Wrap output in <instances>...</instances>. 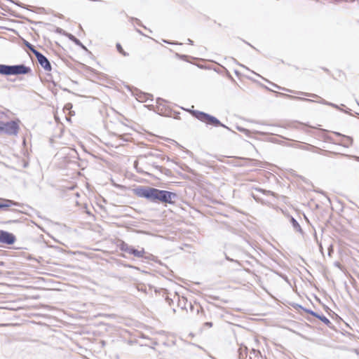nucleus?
Segmentation results:
<instances>
[{
  "mask_svg": "<svg viewBox=\"0 0 359 359\" xmlns=\"http://www.w3.org/2000/svg\"><path fill=\"white\" fill-rule=\"evenodd\" d=\"M323 69L325 72H329V69L325 68V67H323Z\"/></svg>",
  "mask_w": 359,
  "mask_h": 359,
  "instance_id": "44",
  "label": "nucleus"
},
{
  "mask_svg": "<svg viewBox=\"0 0 359 359\" xmlns=\"http://www.w3.org/2000/svg\"><path fill=\"white\" fill-rule=\"evenodd\" d=\"M290 222L294 229L297 232H299L300 233L303 234V230L299 225V222L292 216L290 217Z\"/></svg>",
  "mask_w": 359,
  "mask_h": 359,
  "instance_id": "12",
  "label": "nucleus"
},
{
  "mask_svg": "<svg viewBox=\"0 0 359 359\" xmlns=\"http://www.w3.org/2000/svg\"><path fill=\"white\" fill-rule=\"evenodd\" d=\"M15 241L16 238L12 233L3 230L0 231V243L6 245H12Z\"/></svg>",
  "mask_w": 359,
  "mask_h": 359,
  "instance_id": "8",
  "label": "nucleus"
},
{
  "mask_svg": "<svg viewBox=\"0 0 359 359\" xmlns=\"http://www.w3.org/2000/svg\"><path fill=\"white\" fill-rule=\"evenodd\" d=\"M140 98L141 102H147L149 100H153V95L141 92Z\"/></svg>",
  "mask_w": 359,
  "mask_h": 359,
  "instance_id": "17",
  "label": "nucleus"
},
{
  "mask_svg": "<svg viewBox=\"0 0 359 359\" xmlns=\"http://www.w3.org/2000/svg\"><path fill=\"white\" fill-rule=\"evenodd\" d=\"M22 141L25 142V140L24 138V136H22Z\"/></svg>",
  "mask_w": 359,
  "mask_h": 359,
  "instance_id": "59",
  "label": "nucleus"
},
{
  "mask_svg": "<svg viewBox=\"0 0 359 359\" xmlns=\"http://www.w3.org/2000/svg\"><path fill=\"white\" fill-rule=\"evenodd\" d=\"M299 307L301 309H302L303 311H304L306 313H309L310 315H311V316H313L314 317L317 316V313L316 312H315V311H312L311 309H305V308H304L303 306H302L300 305H299Z\"/></svg>",
  "mask_w": 359,
  "mask_h": 359,
  "instance_id": "24",
  "label": "nucleus"
},
{
  "mask_svg": "<svg viewBox=\"0 0 359 359\" xmlns=\"http://www.w3.org/2000/svg\"><path fill=\"white\" fill-rule=\"evenodd\" d=\"M205 325L210 327L212 326V323L211 322H207L205 323Z\"/></svg>",
  "mask_w": 359,
  "mask_h": 359,
  "instance_id": "38",
  "label": "nucleus"
},
{
  "mask_svg": "<svg viewBox=\"0 0 359 359\" xmlns=\"http://www.w3.org/2000/svg\"><path fill=\"white\" fill-rule=\"evenodd\" d=\"M177 298L178 299V306H181L182 309H184L187 302V299L184 297H182L180 299L179 296H177Z\"/></svg>",
  "mask_w": 359,
  "mask_h": 359,
  "instance_id": "23",
  "label": "nucleus"
},
{
  "mask_svg": "<svg viewBox=\"0 0 359 359\" xmlns=\"http://www.w3.org/2000/svg\"><path fill=\"white\" fill-rule=\"evenodd\" d=\"M305 95H308V96H310V97H318L317 95L316 94H311V93H304Z\"/></svg>",
  "mask_w": 359,
  "mask_h": 359,
  "instance_id": "36",
  "label": "nucleus"
},
{
  "mask_svg": "<svg viewBox=\"0 0 359 359\" xmlns=\"http://www.w3.org/2000/svg\"><path fill=\"white\" fill-rule=\"evenodd\" d=\"M13 65L0 64V75L5 76H13Z\"/></svg>",
  "mask_w": 359,
  "mask_h": 359,
  "instance_id": "10",
  "label": "nucleus"
},
{
  "mask_svg": "<svg viewBox=\"0 0 359 359\" xmlns=\"http://www.w3.org/2000/svg\"><path fill=\"white\" fill-rule=\"evenodd\" d=\"M175 56L176 58H177L179 60H183V61H186V62L188 61L187 59H188L189 56L187 55L175 53Z\"/></svg>",
  "mask_w": 359,
  "mask_h": 359,
  "instance_id": "21",
  "label": "nucleus"
},
{
  "mask_svg": "<svg viewBox=\"0 0 359 359\" xmlns=\"http://www.w3.org/2000/svg\"><path fill=\"white\" fill-rule=\"evenodd\" d=\"M255 190L257 191L262 192L263 194H266V193H269L270 192V191H266V190H264V189H259V188H256Z\"/></svg>",
  "mask_w": 359,
  "mask_h": 359,
  "instance_id": "29",
  "label": "nucleus"
},
{
  "mask_svg": "<svg viewBox=\"0 0 359 359\" xmlns=\"http://www.w3.org/2000/svg\"><path fill=\"white\" fill-rule=\"evenodd\" d=\"M282 89L284 90H287V91H290V90L285 89V88H283Z\"/></svg>",
  "mask_w": 359,
  "mask_h": 359,
  "instance_id": "54",
  "label": "nucleus"
},
{
  "mask_svg": "<svg viewBox=\"0 0 359 359\" xmlns=\"http://www.w3.org/2000/svg\"><path fill=\"white\" fill-rule=\"evenodd\" d=\"M55 27L54 32L57 34L65 36L66 37H67V35L69 34V32H66L65 30L62 29L60 27Z\"/></svg>",
  "mask_w": 359,
  "mask_h": 359,
  "instance_id": "18",
  "label": "nucleus"
},
{
  "mask_svg": "<svg viewBox=\"0 0 359 359\" xmlns=\"http://www.w3.org/2000/svg\"><path fill=\"white\" fill-rule=\"evenodd\" d=\"M301 127L302 128L304 133H311V135H316V133L313 131V128H311L307 126H302V125H301Z\"/></svg>",
  "mask_w": 359,
  "mask_h": 359,
  "instance_id": "22",
  "label": "nucleus"
},
{
  "mask_svg": "<svg viewBox=\"0 0 359 359\" xmlns=\"http://www.w3.org/2000/svg\"><path fill=\"white\" fill-rule=\"evenodd\" d=\"M10 210L12 211V212H18V210L14 209V208H11V209H10Z\"/></svg>",
  "mask_w": 359,
  "mask_h": 359,
  "instance_id": "43",
  "label": "nucleus"
},
{
  "mask_svg": "<svg viewBox=\"0 0 359 359\" xmlns=\"http://www.w3.org/2000/svg\"><path fill=\"white\" fill-rule=\"evenodd\" d=\"M111 135H118V134H117V133H112Z\"/></svg>",
  "mask_w": 359,
  "mask_h": 359,
  "instance_id": "58",
  "label": "nucleus"
},
{
  "mask_svg": "<svg viewBox=\"0 0 359 359\" xmlns=\"http://www.w3.org/2000/svg\"><path fill=\"white\" fill-rule=\"evenodd\" d=\"M148 135H155V134H154V133H148Z\"/></svg>",
  "mask_w": 359,
  "mask_h": 359,
  "instance_id": "57",
  "label": "nucleus"
},
{
  "mask_svg": "<svg viewBox=\"0 0 359 359\" xmlns=\"http://www.w3.org/2000/svg\"><path fill=\"white\" fill-rule=\"evenodd\" d=\"M167 302L170 304V302H172V299H169V298H167L166 299Z\"/></svg>",
  "mask_w": 359,
  "mask_h": 359,
  "instance_id": "45",
  "label": "nucleus"
},
{
  "mask_svg": "<svg viewBox=\"0 0 359 359\" xmlns=\"http://www.w3.org/2000/svg\"><path fill=\"white\" fill-rule=\"evenodd\" d=\"M180 112L176 113V114H175V118H177V119L180 118Z\"/></svg>",
  "mask_w": 359,
  "mask_h": 359,
  "instance_id": "39",
  "label": "nucleus"
},
{
  "mask_svg": "<svg viewBox=\"0 0 359 359\" xmlns=\"http://www.w3.org/2000/svg\"><path fill=\"white\" fill-rule=\"evenodd\" d=\"M234 73H235L236 75H238L239 72H238V70H235V71H234Z\"/></svg>",
  "mask_w": 359,
  "mask_h": 359,
  "instance_id": "50",
  "label": "nucleus"
},
{
  "mask_svg": "<svg viewBox=\"0 0 359 359\" xmlns=\"http://www.w3.org/2000/svg\"><path fill=\"white\" fill-rule=\"evenodd\" d=\"M356 102H357V104H358V105H359V102H358L357 100H356Z\"/></svg>",
  "mask_w": 359,
  "mask_h": 359,
  "instance_id": "62",
  "label": "nucleus"
},
{
  "mask_svg": "<svg viewBox=\"0 0 359 359\" xmlns=\"http://www.w3.org/2000/svg\"><path fill=\"white\" fill-rule=\"evenodd\" d=\"M187 43L190 45H194V41L191 40V39H187Z\"/></svg>",
  "mask_w": 359,
  "mask_h": 359,
  "instance_id": "37",
  "label": "nucleus"
},
{
  "mask_svg": "<svg viewBox=\"0 0 359 359\" xmlns=\"http://www.w3.org/2000/svg\"><path fill=\"white\" fill-rule=\"evenodd\" d=\"M261 357V353L259 351L255 349H252L250 352V355L248 358L245 359H259Z\"/></svg>",
  "mask_w": 359,
  "mask_h": 359,
  "instance_id": "15",
  "label": "nucleus"
},
{
  "mask_svg": "<svg viewBox=\"0 0 359 359\" xmlns=\"http://www.w3.org/2000/svg\"><path fill=\"white\" fill-rule=\"evenodd\" d=\"M13 206L22 208L23 204L11 199L0 198V209L7 210Z\"/></svg>",
  "mask_w": 359,
  "mask_h": 359,
  "instance_id": "9",
  "label": "nucleus"
},
{
  "mask_svg": "<svg viewBox=\"0 0 359 359\" xmlns=\"http://www.w3.org/2000/svg\"><path fill=\"white\" fill-rule=\"evenodd\" d=\"M346 137L348 138V140H350V136L346 135Z\"/></svg>",
  "mask_w": 359,
  "mask_h": 359,
  "instance_id": "60",
  "label": "nucleus"
},
{
  "mask_svg": "<svg viewBox=\"0 0 359 359\" xmlns=\"http://www.w3.org/2000/svg\"><path fill=\"white\" fill-rule=\"evenodd\" d=\"M236 63H237L238 65L241 66L242 67L245 68L247 70H249V71H250V69H249L247 67H245V65H241V64H239V63H238V62H236Z\"/></svg>",
  "mask_w": 359,
  "mask_h": 359,
  "instance_id": "40",
  "label": "nucleus"
},
{
  "mask_svg": "<svg viewBox=\"0 0 359 359\" xmlns=\"http://www.w3.org/2000/svg\"><path fill=\"white\" fill-rule=\"evenodd\" d=\"M135 31H136L138 34H140V35L146 36V35H145V34H144V33H143L140 29H137V28H136V29H135Z\"/></svg>",
  "mask_w": 359,
  "mask_h": 359,
  "instance_id": "34",
  "label": "nucleus"
},
{
  "mask_svg": "<svg viewBox=\"0 0 359 359\" xmlns=\"http://www.w3.org/2000/svg\"><path fill=\"white\" fill-rule=\"evenodd\" d=\"M264 88H265L266 89H267L268 90H271V89H270L269 87H267V86H264Z\"/></svg>",
  "mask_w": 359,
  "mask_h": 359,
  "instance_id": "51",
  "label": "nucleus"
},
{
  "mask_svg": "<svg viewBox=\"0 0 359 359\" xmlns=\"http://www.w3.org/2000/svg\"><path fill=\"white\" fill-rule=\"evenodd\" d=\"M63 90L64 91H67L69 93H71V91L69 89H67V88H63Z\"/></svg>",
  "mask_w": 359,
  "mask_h": 359,
  "instance_id": "46",
  "label": "nucleus"
},
{
  "mask_svg": "<svg viewBox=\"0 0 359 359\" xmlns=\"http://www.w3.org/2000/svg\"><path fill=\"white\" fill-rule=\"evenodd\" d=\"M265 80H266L267 82H269V83H271V84L273 86H274L275 88H278V89H280V88H280L279 86H278L277 84H275V83H273L269 82V81L268 80H266V79H265Z\"/></svg>",
  "mask_w": 359,
  "mask_h": 359,
  "instance_id": "32",
  "label": "nucleus"
},
{
  "mask_svg": "<svg viewBox=\"0 0 359 359\" xmlns=\"http://www.w3.org/2000/svg\"><path fill=\"white\" fill-rule=\"evenodd\" d=\"M22 44L28 48L34 55L39 51L36 49L35 46L25 39H23Z\"/></svg>",
  "mask_w": 359,
  "mask_h": 359,
  "instance_id": "13",
  "label": "nucleus"
},
{
  "mask_svg": "<svg viewBox=\"0 0 359 359\" xmlns=\"http://www.w3.org/2000/svg\"><path fill=\"white\" fill-rule=\"evenodd\" d=\"M319 102L321 104H325V105L331 106L337 109H339V107L337 104L332 103V102H330L328 101H326L325 100H324L323 98L320 99Z\"/></svg>",
  "mask_w": 359,
  "mask_h": 359,
  "instance_id": "19",
  "label": "nucleus"
},
{
  "mask_svg": "<svg viewBox=\"0 0 359 359\" xmlns=\"http://www.w3.org/2000/svg\"><path fill=\"white\" fill-rule=\"evenodd\" d=\"M243 41L248 44V46H250V47H252V48H254L255 50H256L257 51H259L255 47H254L252 44H250L249 42L245 41V40H243Z\"/></svg>",
  "mask_w": 359,
  "mask_h": 359,
  "instance_id": "31",
  "label": "nucleus"
},
{
  "mask_svg": "<svg viewBox=\"0 0 359 359\" xmlns=\"http://www.w3.org/2000/svg\"><path fill=\"white\" fill-rule=\"evenodd\" d=\"M333 252V248L332 246L330 245L328 248V255L331 256L332 253Z\"/></svg>",
  "mask_w": 359,
  "mask_h": 359,
  "instance_id": "30",
  "label": "nucleus"
},
{
  "mask_svg": "<svg viewBox=\"0 0 359 359\" xmlns=\"http://www.w3.org/2000/svg\"><path fill=\"white\" fill-rule=\"evenodd\" d=\"M122 135H131V134L130 133H123Z\"/></svg>",
  "mask_w": 359,
  "mask_h": 359,
  "instance_id": "52",
  "label": "nucleus"
},
{
  "mask_svg": "<svg viewBox=\"0 0 359 359\" xmlns=\"http://www.w3.org/2000/svg\"><path fill=\"white\" fill-rule=\"evenodd\" d=\"M316 318L319 319L320 320H321L323 323H325L327 326H328L329 327H332V323L330 322V320L326 317L323 314H318L317 313V316H316Z\"/></svg>",
  "mask_w": 359,
  "mask_h": 359,
  "instance_id": "14",
  "label": "nucleus"
},
{
  "mask_svg": "<svg viewBox=\"0 0 359 359\" xmlns=\"http://www.w3.org/2000/svg\"><path fill=\"white\" fill-rule=\"evenodd\" d=\"M184 110H186L187 111H189L192 116L197 120L205 123L207 126H211L212 127H223L225 128L227 132L229 133H233L236 134L234 131H233L231 128L223 124L216 116L211 115L210 114H208L206 112L199 111V110H194V109H184L182 108Z\"/></svg>",
  "mask_w": 359,
  "mask_h": 359,
  "instance_id": "2",
  "label": "nucleus"
},
{
  "mask_svg": "<svg viewBox=\"0 0 359 359\" xmlns=\"http://www.w3.org/2000/svg\"><path fill=\"white\" fill-rule=\"evenodd\" d=\"M320 251L322 252V250H323V248H322L321 244H320Z\"/></svg>",
  "mask_w": 359,
  "mask_h": 359,
  "instance_id": "53",
  "label": "nucleus"
},
{
  "mask_svg": "<svg viewBox=\"0 0 359 359\" xmlns=\"http://www.w3.org/2000/svg\"><path fill=\"white\" fill-rule=\"evenodd\" d=\"M333 135H343V134L339 132H334Z\"/></svg>",
  "mask_w": 359,
  "mask_h": 359,
  "instance_id": "41",
  "label": "nucleus"
},
{
  "mask_svg": "<svg viewBox=\"0 0 359 359\" xmlns=\"http://www.w3.org/2000/svg\"><path fill=\"white\" fill-rule=\"evenodd\" d=\"M134 193L137 196L144 198L153 203L173 205L178 199V195L175 192L149 186H140L134 189Z\"/></svg>",
  "mask_w": 359,
  "mask_h": 359,
  "instance_id": "1",
  "label": "nucleus"
},
{
  "mask_svg": "<svg viewBox=\"0 0 359 359\" xmlns=\"http://www.w3.org/2000/svg\"><path fill=\"white\" fill-rule=\"evenodd\" d=\"M276 96H283V97H288L290 99H297V100H302L309 101V102H313L311 100H309V99H304V98L299 97H294V96H292V95H290L287 94H284V93H279V92H276Z\"/></svg>",
  "mask_w": 359,
  "mask_h": 359,
  "instance_id": "16",
  "label": "nucleus"
},
{
  "mask_svg": "<svg viewBox=\"0 0 359 359\" xmlns=\"http://www.w3.org/2000/svg\"><path fill=\"white\" fill-rule=\"evenodd\" d=\"M160 101H164V100L161 98H157V103H159Z\"/></svg>",
  "mask_w": 359,
  "mask_h": 359,
  "instance_id": "42",
  "label": "nucleus"
},
{
  "mask_svg": "<svg viewBox=\"0 0 359 359\" xmlns=\"http://www.w3.org/2000/svg\"><path fill=\"white\" fill-rule=\"evenodd\" d=\"M280 137L282 138L280 140H277L276 138H275V137H270V141L272 142H276V143L280 144L285 147H294L296 149H309V148L311 147V144H306L304 142H302L290 140V139L285 138L284 136H280Z\"/></svg>",
  "mask_w": 359,
  "mask_h": 359,
  "instance_id": "4",
  "label": "nucleus"
},
{
  "mask_svg": "<svg viewBox=\"0 0 359 359\" xmlns=\"http://www.w3.org/2000/svg\"><path fill=\"white\" fill-rule=\"evenodd\" d=\"M67 38L72 41L75 45L79 46L82 50L86 51V53L90 54V51L87 48V47L83 44V43L77 39L74 35L72 34H70L67 35Z\"/></svg>",
  "mask_w": 359,
  "mask_h": 359,
  "instance_id": "11",
  "label": "nucleus"
},
{
  "mask_svg": "<svg viewBox=\"0 0 359 359\" xmlns=\"http://www.w3.org/2000/svg\"><path fill=\"white\" fill-rule=\"evenodd\" d=\"M130 22H133V21H135L137 22V24L140 26V27H144V29H147V27L143 25V24L142 23V22L140 21V20H139L138 18H134V17H130Z\"/></svg>",
  "mask_w": 359,
  "mask_h": 359,
  "instance_id": "26",
  "label": "nucleus"
},
{
  "mask_svg": "<svg viewBox=\"0 0 359 359\" xmlns=\"http://www.w3.org/2000/svg\"><path fill=\"white\" fill-rule=\"evenodd\" d=\"M120 249L121 251L128 253L130 255H133L135 257H138V258L146 257H145L146 252H145L144 248H142L141 250H138L135 249L134 247H133L132 245H129L128 244H127L125 242L121 243V244L120 245Z\"/></svg>",
  "mask_w": 359,
  "mask_h": 359,
  "instance_id": "5",
  "label": "nucleus"
},
{
  "mask_svg": "<svg viewBox=\"0 0 359 359\" xmlns=\"http://www.w3.org/2000/svg\"><path fill=\"white\" fill-rule=\"evenodd\" d=\"M251 72H252V73H253V74H256V75H257V76H259V74H256L255 72H254V71H251Z\"/></svg>",
  "mask_w": 359,
  "mask_h": 359,
  "instance_id": "56",
  "label": "nucleus"
},
{
  "mask_svg": "<svg viewBox=\"0 0 359 359\" xmlns=\"http://www.w3.org/2000/svg\"><path fill=\"white\" fill-rule=\"evenodd\" d=\"M357 159L359 161V157H357Z\"/></svg>",
  "mask_w": 359,
  "mask_h": 359,
  "instance_id": "63",
  "label": "nucleus"
},
{
  "mask_svg": "<svg viewBox=\"0 0 359 359\" xmlns=\"http://www.w3.org/2000/svg\"><path fill=\"white\" fill-rule=\"evenodd\" d=\"M35 57L38 61V63L40 66L47 72H50L52 70V65L46 56H45L40 51L36 53Z\"/></svg>",
  "mask_w": 359,
  "mask_h": 359,
  "instance_id": "6",
  "label": "nucleus"
},
{
  "mask_svg": "<svg viewBox=\"0 0 359 359\" xmlns=\"http://www.w3.org/2000/svg\"><path fill=\"white\" fill-rule=\"evenodd\" d=\"M251 195L255 200H256L257 201H259V198L254 193H252Z\"/></svg>",
  "mask_w": 359,
  "mask_h": 359,
  "instance_id": "35",
  "label": "nucleus"
},
{
  "mask_svg": "<svg viewBox=\"0 0 359 359\" xmlns=\"http://www.w3.org/2000/svg\"><path fill=\"white\" fill-rule=\"evenodd\" d=\"M163 42L170 45H182V43H180L178 41H171L167 39H163Z\"/></svg>",
  "mask_w": 359,
  "mask_h": 359,
  "instance_id": "28",
  "label": "nucleus"
},
{
  "mask_svg": "<svg viewBox=\"0 0 359 359\" xmlns=\"http://www.w3.org/2000/svg\"><path fill=\"white\" fill-rule=\"evenodd\" d=\"M50 143L51 144L53 143V138H50Z\"/></svg>",
  "mask_w": 359,
  "mask_h": 359,
  "instance_id": "47",
  "label": "nucleus"
},
{
  "mask_svg": "<svg viewBox=\"0 0 359 359\" xmlns=\"http://www.w3.org/2000/svg\"><path fill=\"white\" fill-rule=\"evenodd\" d=\"M116 48L117 51L119 53H121V55H123V56H128L129 55L128 53L126 52L123 50V47H122V46L121 45L120 43H117L116 44Z\"/></svg>",
  "mask_w": 359,
  "mask_h": 359,
  "instance_id": "20",
  "label": "nucleus"
},
{
  "mask_svg": "<svg viewBox=\"0 0 359 359\" xmlns=\"http://www.w3.org/2000/svg\"><path fill=\"white\" fill-rule=\"evenodd\" d=\"M280 132L279 130H274L273 132H259L256 131V133L255 135H278L276 133Z\"/></svg>",
  "mask_w": 359,
  "mask_h": 359,
  "instance_id": "25",
  "label": "nucleus"
},
{
  "mask_svg": "<svg viewBox=\"0 0 359 359\" xmlns=\"http://www.w3.org/2000/svg\"><path fill=\"white\" fill-rule=\"evenodd\" d=\"M20 121L15 118L6 122L0 121V134L4 135H18L20 128Z\"/></svg>",
  "mask_w": 359,
  "mask_h": 359,
  "instance_id": "3",
  "label": "nucleus"
},
{
  "mask_svg": "<svg viewBox=\"0 0 359 359\" xmlns=\"http://www.w3.org/2000/svg\"><path fill=\"white\" fill-rule=\"evenodd\" d=\"M72 107V103H67L65 104V108L67 109H69Z\"/></svg>",
  "mask_w": 359,
  "mask_h": 359,
  "instance_id": "33",
  "label": "nucleus"
},
{
  "mask_svg": "<svg viewBox=\"0 0 359 359\" xmlns=\"http://www.w3.org/2000/svg\"><path fill=\"white\" fill-rule=\"evenodd\" d=\"M14 67L13 76L32 74V69L25 64L13 65Z\"/></svg>",
  "mask_w": 359,
  "mask_h": 359,
  "instance_id": "7",
  "label": "nucleus"
},
{
  "mask_svg": "<svg viewBox=\"0 0 359 359\" xmlns=\"http://www.w3.org/2000/svg\"><path fill=\"white\" fill-rule=\"evenodd\" d=\"M323 137H325L326 139H330V136H329V135L323 136Z\"/></svg>",
  "mask_w": 359,
  "mask_h": 359,
  "instance_id": "49",
  "label": "nucleus"
},
{
  "mask_svg": "<svg viewBox=\"0 0 359 359\" xmlns=\"http://www.w3.org/2000/svg\"><path fill=\"white\" fill-rule=\"evenodd\" d=\"M236 129L239 131V132H241V133H244L245 135H250V132L249 130L243 128V127H241V126H236Z\"/></svg>",
  "mask_w": 359,
  "mask_h": 359,
  "instance_id": "27",
  "label": "nucleus"
},
{
  "mask_svg": "<svg viewBox=\"0 0 359 359\" xmlns=\"http://www.w3.org/2000/svg\"><path fill=\"white\" fill-rule=\"evenodd\" d=\"M274 128H280L279 126H273Z\"/></svg>",
  "mask_w": 359,
  "mask_h": 359,
  "instance_id": "61",
  "label": "nucleus"
},
{
  "mask_svg": "<svg viewBox=\"0 0 359 359\" xmlns=\"http://www.w3.org/2000/svg\"><path fill=\"white\" fill-rule=\"evenodd\" d=\"M226 259L230 261H233L232 259H230L229 257L226 256Z\"/></svg>",
  "mask_w": 359,
  "mask_h": 359,
  "instance_id": "48",
  "label": "nucleus"
},
{
  "mask_svg": "<svg viewBox=\"0 0 359 359\" xmlns=\"http://www.w3.org/2000/svg\"><path fill=\"white\" fill-rule=\"evenodd\" d=\"M241 356H242V353L241 352V353H239V358H241Z\"/></svg>",
  "mask_w": 359,
  "mask_h": 359,
  "instance_id": "55",
  "label": "nucleus"
}]
</instances>
